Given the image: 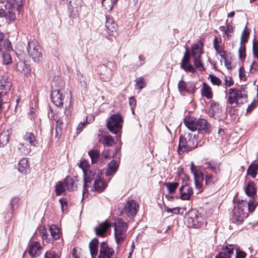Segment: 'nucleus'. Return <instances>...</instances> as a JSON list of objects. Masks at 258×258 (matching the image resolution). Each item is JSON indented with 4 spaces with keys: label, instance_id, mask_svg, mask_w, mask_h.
Listing matches in <instances>:
<instances>
[{
    "label": "nucleus",
    "instance_id": "obj_1",
    "mask_svg": "<svg viewBox=\"0 0 258 258\" xmlns=\"http://www.w3.org/2000/svg\"><path fill=\"white\" fill-rule=\"evenodd\" d=\"M190 169L193 174L196 188L200 192L203 190V181L205 179V188L213 189L217 185L219 178L216 174L209 173L208 171L202 172L193 162L191 163Z\"/></svg>",
    "mask_w": 258,
    "mask_h": 258
},
{
    "label": "nucleus",
    "instance_id": "obj_2",
    "mask_svg": "<svg viewBox=\"0 0 258 258\" xmlns=\"http://www.w3.org/2000/svg\"><path fill=\"white\" fill-rule=\"evenodd\" d=\"M247 101V92L246 88L241 87L239 88H230L228 90L227 102L233 107H239Z\"/></svg>",
    "mask_w": 258,
    "mask_h": 258
},
{
    "label": "nucleus",
    "instance_id": "obj_3",
    "mask_svg": "<svg viewBox=\"0 0 258 258\" xmlns=\"http://www.w3.org/2000/svg\"><path fill=\"white\" fill-rule=\"evenodd\" d=\"M183 122L192 132L198 131L202 134H207L210 131V125L207 120L204 118H196L192 116H186Z\"/></svg>",
    "mask_w": 258,
    "mask_h": 258
},
{
    "label": "nucleus",
    "instance_id": "obj_4",
    "mask_svg": "<svg viewBox=\"0 0 258 258\" xmlns=\"http://www.w3.org/2000/svg\"><path fill=\"white\" fill-rule=\"evenodd\" d=\"M114 224L115 241L118 245H120L126 238L127 224L120 218L116 219Z\"/></svg>",
    "mask_w": 258,
    "mask_h": 258
},
{
    "label": "nucleus",
    "instance_id": "obj_5",
    "mask_svg": "<svg viewBox=\"0 0 258 258\" xmlns=\"http://www.w3.org/2000/svg\"><path fill=\"white\" fill-rule=\"evenodd\" d=\"M196 146L197 144L192 135L185 133L183 136H180L177 151L179 154H181L194 149Z\"/></svg>",
    "mask_w": 258,
    "mask_h": 258
},
{
    "label": "nucleus",
    "instance_id": "obj_6",
    "mask_svg": "<svg viewBox=\"0 0 258 258\" xmlns=\"http://www.w3.org/2000/svg\"><path fill=\"white\" fill-rule=\"evenodd\" d=\"M123 118L118 113L112 114L108 118L107 121V127L110 132L117 134L122 129Z\"/></svg>",
    "mask_w": 258,
    "mask_h": 258
},
{
    "label": "nucleus",
    "instance_id": "obj_7",
    "mask_svg": "<svg viewBox=\"0 0 258 258\" xmlns=\"http://www.w3.org/2000/svg\"><path fill=\"white\" fill-rule=\"evenodd\" d=\"M84 190L83 191V198L85 196L86 193L89 190L88 187L92 180H95L100 177L101 172L99 170H85L84 169Z\"/></svg>",
    "mask_w": 258,
    "mask_h": 258
},
{
    "label": "nucleus",
    "instance_id": "obj_8",
    "mask_svg": "<svg viewBox=\"0 0 258 258\" xmlns=\"http://www.w3.org/2000/svg\"><path fill=\"white\" fill-rule=\"evenodd\" d=\"M27 50L29 55L34 61H39L42 58L41 48L37 40L33 39L29 41Z\"/></svg>",
    "mask_w": 258,
    "mask_h": 258
},
{
    "label": "nucleus",
    "instance_id": "obj_9",
    "mask_svg": "<svg viewBox=\"0 0 258 258\" xmlns=\"http://www.w3.org/2000/svg\"><path fill=\"white\" fill-rule=\"evenodd\" d=\"M178 90L181 95L185 96L194 93L196 87L194 82H185L182 79L178 83Z\"/></svg>",
    "mask_w": 258,
    "mask_h": 258
},
{
    "label": "nucleus",
    "instance_id": "obj_10",
    "mask_svg": "<svg viewBox=\"0 0 258 258\" xmlns=\"http://www.w3.org/2000/svg\"><path fill=\"white\" fill-rule=\"evenodd\" d=\"M49 231L51 234L50 237H49L46 230H43V231L41 232V237L43 243H52L53 239H57L60 237L59 229L56 225H51L49 228Z\"/></svg>",
    "mask_w": 258,
    "mask_h": 258
},
{
    "label": "nucleus",
    "instance_id": "obj_11",
    "mask_svg": "<svg viewBox=\"0 0 258 258\" xmlns=\"http://www.w3.org/2000/svg\"><path fill=\"white\" fill-rule=\"evenodd\" d=\"M232 213V220L237 224L242 223L248 216L247 213L240 206H235Z\"/></svg>",
    "mask_w": 258,
    "mask_h": 258
},
{
    "label": "nucleus",
    "instance_id": "obj_12",
    "mask_svg": "<svg viewBox=\"0 0 258 258\" xmlns=\"http://www.w3.org/2000/svg\"><path fill=\"white\" fill-rule=\"evenodd\" d=\"M138 204L134 200L128 201L123 209V212L128 217L135 216L138 211Z\"/></svg>",
    "mask_w": 258,
    "mask_h": 258
},
{
    "label": "nucleus",
    "instance_id": "obj_13",
    "mask_svg": "<svg viewBox=\"0 0 258 258\" xmlns=\"http://www.w3.org/2000/svg\"><path fill=\"white\" fill-rule=\"evenodd\" d=\"M114 253V249L109 247L106 242H101L98 258H111Z\"/></svg>",
    "mask_w": 258,
    "mask_h": 258
},
{
    "label": "nucleus",
    "instance_id": "obj_14",
    "mask_svg": "<svg viewBox=\"0 0 258 258\" xmlns=\"http://www.w3.org/2000/svg\"><path fill=\"white\" fill-rule=\"evenodd\" d=\"M51 99L55 106L61 107L63 105L64 96L60 90L58 89L52 90L51 93Z\"/></svg>",
    "mask_w": 258,
    "mask_h": 258
},
{
    "label": "nucleus",
    "instance_id": "obj_15",
    "mask_svg": "<svg viewBox=\"0 0 258 258\" xmlns=\"http://www.w3.org/2000/svg\"><path fill=\"white\" fill-rule=\"evenodd\" d=\"M180 198L182 200H189L193 194L192 187L185 182L179 189Z\"/></svg>",
    "mask_w": 258,
    "mask_h": 258
},
{
    "label": "nucleus",
    "instance_id": "obj_16",
    "mask_svg": "<svg viewBox=\"0 0 258 258\" xmlns=\"http://www.w3.org/2000/svg\"><path fill=\"white\" fill-rule=\"evenodd\" d=\"M42 247L39 242L35 241H32L28 248V251L31 257H37L41 253Z\"/></svg>",
    "mask_w": 258,
    "mask_h": 258
},
{
    "label": "nucleus",
    "instance_id": "obj_17",
    "mask_svg": "<svg viewBox=\"0 0 258 258\" xmlns=\"http://www.w3.org/2000/svg\"><path fill=\"white\" fill-rule=\"evenodd\" d=\"M233 245L227 244L219 251L215 258H231L233 254Z\"/></svg>",
    "mask_w": 258,
    "mask_h": 258
},
{
    "label": "nucleus",
    "instance_id": "obj_18",
    "mask_svg": "<svg viewBox=\"0 0 258 258\" xmlns=\"http://www.w3.org/2000/svg\"><path fill=\"white\" fill-rule=\"evenodd\" d=\"M12 83L10 82L8 79H2L1 80L0 84V98L2 96L6 95L9 92ZM2 107V102L1 98H0V109Z\"/></svg>",
    "mask_w": 258,
    "mask_h": 258
},
{
    "label": "nucleus",
    "instance_id": "obj_19",
    "mask_svg": "<svg viewBox=\"0 0 258 258\" xmlns=\"http://www.w3.org/2000/svg\"><path fill=\"white\" fill-rule=\"evenodd\" d=\"M78 179L77 176H67L64 179V184L69 191L77 190L78 185Z\"/></svg>",
    "mask_w": 258,
    "mask_h": 258
},
{
    "label": "nucleus",
    "instance_id": "obj_20",
    "mask_svg": "<svg viewBox=\"0 0 258 258\" xmlns=\"http://www.w3.org/2000/svg\"><path fill=\"white\" fill-rule=\"evenodd\" d=\"M106 186L107 183L100 176L95 180L93 186L89 185L88 189L90 188L91 191L95 190L98 192H101L103 191Z\"/></svg>",
    "mask_w": 258,
    "mask_h": 258
},
{
    "label": "nucleus",
    "instance_id": "obj_21",
    "mask_svg": "<svg viewBox=\"0 0 258 258\" xmlns=\"http://www.w3.org/2000/svg\"><path fill=\"white\" fill-rule=\"evenodd\" d=\"M5 7L8 10L17 12L19 14L23 8L22 0H12L7 3Z\"/></svg>",
    "mask_w": 258,
    "mask_h": 258
},
{
    "label": "nucleus",
    "instance_id": "obj_22",
    "mask_svg": "<svg viewBox=\"0 0 258 258\" xmlns=\"http://www.w3.org/2000/svg\"><path fill=\"white\" fill-rule=\"evenodd\" d=\"M106 19L105 26L107 33L111 35H114L116 33L117 24L113 19L109 16H106Z\"/></svg>",
    "mask_w": 258,
    "mask_h": 258
},
{
    "label": "nucleus",
    "instance_id": "obj_23",
    "mask_svg": "<svg viewBox=\"0 0 258 258\" xmlns=\"http://www.w3.org/2000/svg\"><path fill=\"white\" fill-rule=\"evenodd\" d=\"M111 227V224L108 221H104L95 227V231L97 235L104 237L108 229Z\"/></svg>",
    "mask_w": 258,
    "mask_h": 258
},
{
    "label": "nucleus",
    "instance_id": "obj_24",
    "mask_svg": "<svg viewBox=\"0 0 258 258\" xmlns=\"http://www.w3.org/2000/svg\"><path fill=\"white\" fill-rule=\"evenodd\" d=\"M200 217L195 212H191L188 216L186 217V221L188 227H197L199 226L200 222Z\"/></svg>",
    "mask_w": 258,
    "mask_h": 258
},
{
    "label": "nucleus",
    "instance_id": "obj_25",
    "mask_svg": "<svg viewBox=\"0 0 258 258\" xmlns=\"http://www.w3.org/2000/svg\"><path fill=\"white\" fill-rule=\"evenodd\" d=\"M204 41L200 40L198 43L194 44L191 46V55L192 56H200L203 53V47Z\"/></svg>",
    "mask_w": 258,
    "mask_h": 258
},
{
    "label": "nucleus",
    "instance_id": "obj_26",
    "mask_svg": "<svg viewBox=\"0 0 258 258\" xmlns=\"http://www.w3.org/2000/svg\"><path fill=\"white\" fill-rule=\"evenodd\" d=\"M23 140L28 142L30 146L36 147L38 141L34 135L31 132H26L23 136Z\"/></svg>",
    "mask_w": 258,
    "mask_h": 258
},
{
    "label": "nucleus",
    "instance_id": "obj_27",
    "mask_svg": "<svg viewBox=\"0 0 258 258\" xmlns=\"http://www.w3.org/2000/svg\"><path fill=\"white\" fill-rule=\"evenodd\" d=\"M222 59L224 60V64L227 69H231L233 68L232 56L230 52L225 51L223 54L220 55Z\"/></svg>",
    "mask_w": 258,
    "mask_h": 258
},
{
    "label": "nucleus",
    "instance_id": "obj_28",
    "mask_svg": "<svg viewBox=\"0 0 258 258\" xmlns=\"http://www.w3.org/2000/svg\"><path fill=\"white\" fill-rule=\"evenodd\" d=\"M119 165L117 161L115 160L111 161L108 165L105 174L107 176H112L114 175L118 168Z\"/></svg>",
    "mask_w": 258,
    "mask_h": 258
},
{
    "label": "nucleus",
    "instance_id": "obj_29",
    "mask_svg": "<svg viewBox=\"0 0 258 258\" xmlns=\"http://www.w3.org/2000/svg\"><path fill=\"white\" fill-rule=\"evenodd\" d=\"M202 95L207 99H211L213 98V94L211 87L206 83H203L201 88Z\"/></svg>",
    "mask_w": 258,
    "mask_h": 258
},
{
    "label": "nucleus",
    "instance_id": "obj_30",
    "mask_svg": "<svg viewBox=\"0 0 258 258\" xmlns=\"http://www.w3.org/2000/svg\"><path fill=\"white\" fill-rule=\"evenodd\" d=\"M98 240L94 238L89 243V249L92 258H96L98 253Z\"/></svg>",
    "mask_w": 258,
    "mask_h": 258
},
{
    "label": "nucleus",
    "instance_id": "obj_31",
    "mask_svg": "<svg viewBox=\"0 0 258 258\" xmlns=\"http://www.w3.org/2000/svg\"><path fill=\"white\" fill-rule=\"evenodd\" d=\"M213 46L216 52L219 54H223L226 51L224 49L223 44L221 38L215 37L213 41Z\"/></svg>",
    "mask_w": 258,
    "mask_h": 258
},
{
    "label": "nucleus",
    "instance_id": "obj_32",
    "mask_svg": "<svg viewBox=\"0 0 258 258\" xmlns=\"http://www.w3.org/2000/svg\"><path fill=\"white\" fill-rule=\"evenodd\" d=\"M205 164L207 165V167L204 168V172L205 171H208V170H210L212 172H213L215 174L218 173L220 171V165L219 164L215 163L213 161H210L208 162H206Z\"/></svg>",
    "mask_w": 258,
    "mask_h": 258
},
{
    "label": "nucleus",
    "instance_id": "obj_33",
    "mask_svg": "<svg viewBox=\"0 0 258 258\" xmlns=\"http://www.w3.org/2000/svg\"><path fill=\"white\" fill-rule=\"evenodd\" d=\"M246 194L250 197L253 198L256 195V190L252 181H249L245 188Z\"/></svg>",
    "mask_w": 258,
    "mask_h": 258
},
{
    "label": "nucleus",
    "instance_id": "obj_34",
    "mask_svg": "<svg viewBox=\"0 0 258 258\" xmlns=\"http://www.w3.org/2000/svg\"><path fill=\"white\" fill-rule=\"evenodd\" d=\"M18 170L21 173H25L28 170V161L27 158H22L18 163Z\"/></svg>",
    "mask_w": 258,
    "mask_h": 258
},
{
    "label": "nucleus",
    "instance_id": "obj_35",
    "mask_svg": "<svg viewBox=\"0 0 258 258\" xmlns=\"http://www.w3.org/2000/svg\"><path fill=\"white\" fill-rule=\"evenodd\" d=\"M10 134L8 131L2 132L0 135V147L5 146L9 142Z\"/></svg>",
    "mask_w": 258,
    "mask_h": 258
},
{
    "label": "nucleus",
    "instance_id": "obj_36",
    "mask_svg": "<svg viewBox=\"0 0 258 258\" xmlns=\"http://www.w3.org/2000/svg\"><path fill=\"white\" fill-rule=\"evenodd\" d=\"M258 171V164L252 163L251 164L247 170V173L250 175L252 178H254L257 173Z\"/></svg>",
    "mask_w": 258,
    "mask_h": 258
},
{
    "label": "nucleus",
    "instance_id": "obj_37",
    "mask_svg": "<svg viewBox=\"0 0 258 258\" xmlns=\"http://www.w3.org/2000/svg\"><path fill=\"white\" fill-rule=\"evenodd\" d=\"M178 185L179 183L178 182H168L165 183V186L167 189L168 193L170 195L175 192Z\"/></svg>",
    "mask_w": 258,
    "mask_h": 258
},
{
    "label": "nucleus",
    "instance_id": "obj_38",
    "mask_svg": "<svg viewBox=\"0 0 258 258\" xmlns=\"http://www.w3.org/2000/svg\"><path fill=\"white\" fill-rule=\"evenodd\" d=\"M17 150L23 155H28L31 152V148L28 145L23 143H19L17 145Z\"/></svg>",
    "mask_w": 258,
    "mask_h": 258
},
{
    "label": "nucleus",
    "instance_id": "obj_39",
    "mask_svg": "<svg viewBox=\"0 0 258 258\" xmlns=\"http://www.w3.org/2000/svg\"><path fill=\"white\" fill-rule=\"evenodd\" d=\"M117 1L118 0H102V5L106 10L110 12Z\"/></svg>",
    "mask_w": 258,
    "mask_h": 258
},
{
    "label": "nucleus",
    "instance_id": "obj_40",
    "mask_svg": "<svg viewBox=\"0 0 258 258\" xmlns=\"http://www.w3.org/2000/svg\"><path fill=\"white\" fill-rule=\"evenodd\" d=\"M68 8L71 13L78 11V0H68Z\"/></svg>",
    "mask_w": 258,
    "mask_h": 258
},
{
    "label": "nucleus",
    "instance_id": "obj_41",
    "mask_svg": "<svg viewBox=\"0 0 258 258\" xmlns=\"http://www.w3.org/2000/svg\"><path fill=\"white\" fill-rule=\"evenodd\" d=\"M92 164L96 163L99 159L100 153L97 150H91L88 152Z\"/></svg>",
    "mask_w": 258,
    "mask_h": 258
},
{
    "label": "nucleus",
    "instance_id": "obj_42",
    "mask_svg": "<svg viewBox=\"0 0 258 258\" xmlns=\"http://www.w3.org/2000/svg\"><path fill=\"white\" fill-rule=\"evenodd\" d=\"M209 111L211 112L212 114L214 116L217 114L220 113L221 112V108L219 104L215 102H212L210 104Z\"/></svg>",
    "mask_w": 258,
    "mask_h": 258
},
{
    "label": "nucleus",
    "instance_id": "obj_43",
    "mask_svg": "<svg viewBox=\"0 0 258 258\" xmlns=\"http://www.w3.org/2000/svg\"><path fill=\"white\" fill-rule=\"evenodd\" d=\"M221 30L224 31V34L228 39H230L233 35V29L232 26L227 24L226 27L223 26Z\"/></svg>",
    "mask_w": 258,
    "mask_h": 258
},
{
    "label": "nucleus",
    "instance_id": "obj_44",
    "mask_svg": "<svg viewBox=\"0 0 258 258\" xmlns=\"http://www.w3.org/2000/svg\"><path fill=\"white\" fill-rule=\"evenodd\" d=\"M102 143L104 146L112 147L115 145V141L111 136H103Z\"/></svg>",
    "mask_w": 258,
    "mask_h": 258
},
{
    "label": "nucleus",
    "instance_id": "obj_45",
    "mask_svg": "<svg viewBox=\"0 0 258 258\" xmlns=\"http://www.w3.org/2000/svg\"><path fill=\"white\" fill-rule=\"evenodd\" d=\"M194 57V63L196 68L200 71L205 70L203 64L201 62V56H192Z\"/></svg>",
    "mask_w": 258,
    "mask_h": 258
},
{
    "label": "nucleus",
    "instance_id": "obj_46",
    "mask_svg": "<svg viewBox=\"0 0 258 258\" xmlns=\"http://www.w3.org/2000/svg\"><path fill=\"white\" fill-rule=\"evenodd\" d=\"M249 35V32L246 27L243 30L240 39V44L245 45V43L247 42L248 37Z\"/></svg>",
    "mask_w": 258,
    "mask_h": 258
},
{
    "label": "nucleus",
    "instance_id": "obj_47",
    "mask_svg": "<svg viewBox=\"0 0 258 258\" xmlns=\"http://www.w3.org/2000/svg\"><path fill=\"white\" fill-rule=\"evenodd\" d=\"M56 195L59 196L65 191L64 184L62 182H58L55 187Z\"/></svg>",
    "mask_w": 258,
    "mask_h": 258
},
{
    "label": "nucleus",
    "instance_id": "obj_48",
    "mask_svg": "<svg viewBox=\"0 0 258 258\" xmlns=\"http://www.w3.org/2000/svg\"><path fill=\"white\" fill-rule=\"evenodd\" d=\"M146 85V83L145 81V80L142 77H140L139 78H137L136 80V85L135 87L136 88L139 89H142Z\"/></svg>",
    "mask_w": 258,
    "mask_h": 258
},
{
    "label": "nucleus",
    "instance_id": "obj_49",
    "mask_svg": "<svg viewBox=\"0 0 258 258\" xmlns=\"http://www.w3.org/2000/svg\"><path fill=\"white\" fill-rule=\"evenodd\" d=\"M181 68L184 69L185 71L189 72H193L194 68L189 62H181Z\"/></svg>",
    "mask_w": 258,
    "mask_h": 258
},
{
    "label": "nucleus",
    "instance_id": "obj_50",
    "mask_svg": "<svg viewBox=\"0 0 258 258\" xmlns=\"http://www.w3.org/2000/svg\"><path fill=\"white\" fill-rule=\"evenodd\" d=\"M209 79H210L211 82L214 85L220 86L222 83V81L215 75H210Z\"/></svg>",
    "mask_w": 258,
    "mask_h": 258
},
{
    "label": "nucleus",
    "instance_id": "obj_51",
    "mask_svg": "<svg viewBox=\"0 0 258 258\" xmlns=\"http://www.w3.org/2000/svg\"><path fill=\"white\" fill-rule=\"evenodd\" d=\"M8 13L6 15L7 19L8 20L9 23H12L15 21L16 19V12L11 10H8Z\"/></svg>",
    "mask_w": 258,
    "mask_h": 258
},
{
    "label": "nucleus",
    "instance_id": "obj_52",
    "mask_svg": "<svg viewBox=\"0 0 258 258\" xmlns=\"http://www.w3.org/2000/svg\"><path fill=\"white\" fill-rule=\"evenodd\" d=\"M245 45L240 44V47L238 50L239 57L241 60H243L246 57Z\"/></svg>",
    "mask_w": 258,
    "mask_h": 258
},
{
    "label": "nucleus",
    "instance_id": "obj_53",
    "mask_svg": "<svg viewBox=\"0 0 258 258\" xmlns=\"http://www.w3.org/2000/svg\"><path fill=\"white\" fill-rule=\"evenodd\" d=\"M3 62L5 64H9L12 62V58L10 54L7 52L3 54Z\"/></svg>",
    "mask_w": 258,
    "mask_h": 258
},
{
    "label": "nucleus",
    "instance_id": "obj_54",
    "mask_svg": "<svg viewBox=\"0 0 258 258\" xmlns=\"http://www.w3.org/2000/svg\"><path fill=\"white\" fill-rule=\"evenodd\" d=\"M224 84L225 88L230 87L234 84V81L231 77L229 76H226L224 79Z\"/></svg>",
    "mask_w": 258,
    "mask_h": 258
},
{
    "label": "nucleus",
    "instance_id": "obj_55",
    "mask_svg": "<svg viewBox=\"0 0 258 258\" xmlns=\"http://www.w3.org/2000/svg\"><path fill=\"white\" fill-rule=\"evenodd\" d=\"M59 202L61 205V211L63 212L67 209V200L64 198H61L59 199Z\"/></svg>",
    "mask_w": 258,
    "mask_h": 258
},
{
    "label": "nucleus",
    "instance_id": "obj_56",
    "mask_svg": "<svg viewBox=\"0 0 258 258\" xmlns=\"http://www.w3.org/2000/svg\"><path fill=\"white\" fill-rule=\"evenodd\" d=\"M20 201V199L18 197H13L11 201L10 205H11V209L13 210H14L16 206H17L19 202Z\"/></svg>",
    "mask_w": 258,
    "mask_h": 258
},
{
    "label": "nucleus",
    "instance_id": "obj_57",
    "mask_svg": "<svg viewBox=\"0 0 258 258\" xmlns=\"http://www.w3.org/2000/svg\"><path fill=\"white\" fill-rule=\"evenodd\" d=\"M256 206V204L255 201L253 200H249L248 203V211L252 212H253Z\"/></svg>",
    "mask_w": 258,
    "mask_h": 258
},
{
    "label": "nucleus",
    "instance_id": "obj_58",
    "mask_svg": "<svg viewBox=\"0 0 258 258\" xmlns=\"http://www.w3.org/2000/svg\"><path fill=\"white\" fill-rule=\"evenodd\" d=\"M44 258H59L56 253L52 251H48L45 253Z\"/></svg>",
    "mask_w": 258,
    "mask_h": 258
},
{
    "label": "nucleus",
    "instance_id": "obj_59",
    "mask_svg": "<svg viewBox=\"0 0 258 258\" xmlns=\"http://www.w3.org/2000/svg\"><path fill=\"white\" fill-rule=\"evenodd\" d=\"M181 209V208L179 207H175L174 208H169L168 207H166L165 211L168 213H171L175 214H177L179 213V211Z\"/></svg>",
    "mask_w": 258,
    "mask_h": 258
},
{
    "label": "nucleus",
    "instance_id": "obj_60",
    "mask_svg": "<svg viewBox=\"0 0 258 258\" xmlns=\"http://www.w3.org/2000/svg\"><path fill=\"white\" fill-rule=\"evenodd\" d=\"M190 52L188 48H186V51L184 54L181 62H189L190 59Z\"/></svg>",
    "mask_w": 258,
    "mask_h": 258
},
{
    "label": "nucleus",
    "instance_id": "obj_61",
    "mask_svg": "<svg viewBox=\"0 0 258 258\" xmlns=\"http://www.w3.org/2000/svg\"><path fill=\"white\" fill-rule=\"evenodd\" d=\"M252 49L254 56L258 59V41L253 42Z\"/></svg>",
    "mask_w": 258,
    "mask_h": 258
},
{
    "label": "nucleus",
    "instance_id": "obj_62",
    "mask_svg": "<svg viewBox=\"0 0 258 258\" xmlns=\"http://www.w3.org/2000/svg\"><path fill=\"white\" fill-rule=\"evenodd\" d=\"M246 256V253L245 252L239 249H236L235 258H245Z\"/></svg>",
    "mask_w": 258,
    "mask_h": 258
},
{
    "label": "nucleus",
    "instance_id": "obj_63",
    "mask_svg": "<svg viewBox=\"0 0 258 258\" xmlns=\"http://www.w3.org/2000/svg\"><path fill=\"white\" fill-rule=\"evenodd\" d=\"M102 156L105 159L110 158L111 156V151L110 150H104L102 153Z\"/></svg>",
    "mask_w": 258,
    "mask_h": 258
},
{
    "label": "nucleus",
    "instance_id": "obj_64",
    "mask_svg": "<svg viewBox=\"0 0 258 258\" xmlns=\"http://www.w3.org/2000/svg\"><path fill=\"white\" fill-rule=\"evenodd\" d=\"M63 126V121L61 119H56V131L57 132L58 130L59 129L60 131H61L62 128Z\"/></svg>",
    "mask_w": 258,
    "mask_h": 258
}]
</instances>
